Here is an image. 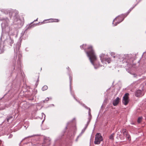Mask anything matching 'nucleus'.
Listing matches in <instances>:
<instances>
[{"label": "nucleus", "instance_id": "6e6552de", "mask_svg": "<svg viewBox=\"0 0 146 146\" xmlns=\"http://www.w3.org/2000/svg\"><path fill=\"white\" fill-rule=\"evenodd\" d=\"M135 95L137 97H141L143 95L142 94V91L140 90H137L135 92Z\"/></svg>", "mask_w": 146, "mask_h": 146}, {"label": "nucleus", "instance_id": "f3484780", "mask_svg": "<svg viewBox=\"0 0 146 146\" xmlns=\"http://www.w3.org/2000/svg\"><path fill=\"white\" fill-rule=\"evenodd\" d=\"M13 118V117L12 116H10V117H8L7 119V122H9V119H12Z\"/></svg>", "mask_w": 146, "mask_h": 146}, {"label": "nucleus", "instance_id": "2eb2a0df", "mask_svg": "<svg viewBox=\"0 0 146 146\" xmlns=\"http://www.w3.org/2000/svg\"><path fill=\"white\" fill-rule=\"evenodd\" d=\"M142 117H139L138 118V120H137V122L138 123H139L140 122H141L142 121Z\"/></svg>", "mask_w": 146, "mask_h": 146}, {"label": "nucleus", "instance_id": "f03ea898", "mask_svg": "<svg viewBox=\"0 0 146 146\" xmlns=\"http://www.w3.org/2000/svg\"><path fill=\"white\" fill-rule=\"evenodd\" d=\"M126 16L122 14L117 17L113 20V24H114L115 26L117 25V24L122 21Z\"/></svg>", "mask_w": 146, "mask_h": 146}, {"label": "nucleus", "instance_id": "ddd939ff", "mask_svg": "<svg viewBox=\"0 0 146 146\" xmlns=\"http://www.w3.org/2000/svg\"><path fill=\"white\" fill-rule=\"evenodd\" d=\"M114 134L112 133L111 134L109 137V139L112 140H113L114 139Z\"/></svg>", "mask_w": 146, "mask_h": 146}, {"label": "nucleus", "instance_id": "dca6fc26", "mask_svg": "<svg viewBox=\"0 0 146 146\" xmlns=\"http://www.w3.org/2000/svg\"><path fill=\"white\" fill-rule=\"evenodd\" d=\"M86 46V44H83V45L81 46L80 47H81V48L85 50Z\"/></svg>", "mask_w": 146, "mask_h": 146}, {"label": "nucleus", "instance_id": "9b49d317", "mask_svg": "<svg viewBox=\"0 0 146 146\" xmlns=\"http://www.w3.org/2000/svg\"><path fill=\"white\" fill-rule=\"evenodd\" d=\"M121 133H123L124 135H125L126 134L128 133L127 130L126 129H123Z\"/></svg>", "mask_w": 146, "mask_h": 146}, {"label": "nucleus", "instance_id": "f257e3e1", "mask_svg": "<svg viewBox=\"0 0 146 146\" xmlns=\"http://www.w3.org/2000/svg\"><path fill=\"white\" fill-rule=\"evenodd\" d=\"M88 51L86 52L88 56L89 57L90 62L94 65V62L97 60V57L95 52L92 46H89L88 48Z\"/></svg>", "mask_w": 146, "mask_h": 146}, {"label": "nucleus", "instance_id": "4be33fe9", "mask_svg": "<svg viewBox=\"0 0 146 146\" xmlns=\"http://www.w3.org/2000/svg\"><path fill=\"white\" fill-rule=\"evenodd\" d=\"M37 21V19H36V20L34 21Z\"/></svg>", "mask_w": 146, "mask_h": 146}, {"label": "nucleus", "instance_id": "a211bd4d", "mask_svg": "<svg viewBox=\"0 0 146 146\" xmlns=\"http://www.w3.org/2000/svg\"><path fill=\"white\" fill-rule=\"evenodd\" d=\"M135 64H133V66H132L133 67H135Z\"/></svg>", "mask_w": 146, "mask_h": 146}, {"label": "nucleus", "instance_id": "9d476101", "mask_svg": "<svg viewBox=\"0 0 146 146\" xmlns=\"http://www.w3.org/2000/svg\"><path fill=\"white\" fill-rule=\"evenodd\" d=\"M111 60L109 58H105V60L104 61L107 62L108 63H110Z\"/></svg>", "mask_w": 146, "mask_h": 146}, {"label": "nucleus", "instance_id": "423d86ee", "mask_svg": "<svg viewBox=\"0 0 146 146\" xmlns=\"http://www.w3.org/2000/svg\"><path fill=\"white\" fill-rule=\"evenodd\" d=\"M59 21V20L58 19H49L45 20H44V21L42 22V24L44 23H46L48 22H58Z\"/></svg>", "mask_w": 146, "mask_h": 146}, {"label": "nucleus", "instance_id": "4468645a", "mask_svg": "<svg viewBox=\"0 0 146 146\" xmlns=\"http://www.w3.org/2000/svg\"><path fill=\"white\" fill-rule=\"evenodd\" d=\"M48 89V87L47 86L45 85L42 88V90L43 91L46 90Z\"/></svg>", "mask_w": 146, "mask_h": 146}, {"label": "nucleus", "instance_id": "0eeeda50", "mask_svg": "<svg viewBox=\"0 0 146 146\" xmlns=\"http://www.w3.org/2000/svg\"><path fill=\"white\" fill-rule=\"evenodd\" d=\"M120 101V99L119 97H117L113 101V104L114 106H116L118 104L119 102Z\"/></svg>", "mask_w": 146, "mask_h": 146}, {"label": "nucleus", "instance_id": "1a4fd4ad", "mask_svg": "<svg viewBox=\"0 0 146 146\" xmlns=\"http://www.w3.org/2000/svg\"><path fill=\"white\" fill-rule=\"evenodd\" d=\"M106 56L104 54H101L100 58L102 62H104L105 58H106Z\"/></svg>", "mask_w": 146, "mask_h": 146}, {"label": "nucleus", "instance_id": "6ab92c4d", "mask_svg": "<svg viewBox=\"0 0 146 146\" xmlns=\"http://www.w3.org/2000/svg\"><path fill=\"white\" fill-rule=\"evenodd\" d=\"M90 108H89V113H90Z\"/></svg>", "mask_w": 146, "mask_h": 146}, {"label": "nucleus", "instance_id": "aec40b11", "mask_svg": "<svg viewBox=\"0 0 146 146\" xmlns=\"http://www.w3.org/2000/svg\"><path fill=\"white\" fill-rule=\"evenodd\" d=\"M46 100H48V98H46Z\"/></svg>", "mask_w": 146, "mask_h": 146}, {"label": "nucleus", "instance_id": "39448f33", "mask_svg": "<svg viewBox=\"0 0 146 146\" xmlns=\"http://www.w3.org/2000/svg\"><path fill=\"white\" fill-rule=\"evenodd\" d=\"M128 93H126L123 98V103L125 105H127L129 102V96Z\"/></svg>", "mask_w": 146, "mask_h": 146}, {"label": "nucleus", "instance_id": "20e7f679", "mask_svg": "<svg viewBox=\"0 0 146 146\" xmlns=\"http://www.w3.org/2000/svg\"><path fill=\"white\" fill-rule=\"evenodd\" d=\"M103 140V138L101 134L100 133H97L95 135L94 143L95 144H99L101 141Z\"/></svg>", "mask_w": 146, "mask_h": 146}, {"label": "nucleus", "instance_id": "412c9836", "mask_svg": "<svg viewBox=\"0 0 146 146\" xmlns=\"http://www.w3.org/2000/svg\"><path fill=\"white\" fill-rule=\"evenodd\" d=\"M67 68L68 69H69V67H68Z\"/></svg>", "mask_w": 146, "mask_h": 146}, {"label": "nucleus", "instance_id": "7ed1b4c3", "mask_svg": "<svg viewBox=\"0 0 146 146\" xmlns=\"http://www.w3.org/2000/svg\"><path fill=\"white\" fill-rule=\"evenodd\" d=\"M9 15L11 18L13 16L14 19L16 21H17L19 19V16L18 15V13L17 11L13 10H10L9 11Z\"/></svg>", "mask_w": 146, "mask_h": 146}, {"label": "nucleus", "instance_id": "f8f14e48", "mask_svg": "<svg viewBox=\"0 0 146 146\" xmlns=\"http://www.w3.org/2000/svg\"><path fill=\"white\" fill-rule=\"evenodd\" d=\"M125 135H126L125 137L129 141H130L131 140V139L130 135L128 133L126 134Z\"/></svg>", "mask_w": 146, "mask_h": 146}]
</instances>
